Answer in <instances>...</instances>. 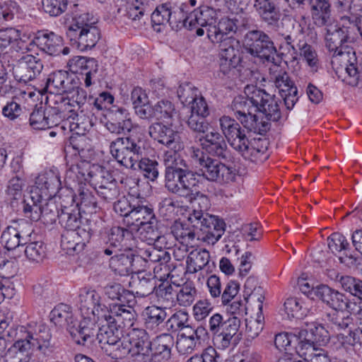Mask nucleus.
Instances as JSON below:
<instances>
[{
  "instance_id": "nucleus-1",
  "label": "nucleus",
  "mask_w": 362,
  "mask_h": 362,
  "mask_svg": "<svg viewBox=\"0 0 362 362\" xmlns=\"http://www.w3.org/2000/svg\"><path fill=\"white\" fill-rule=\"evenodd\" d=\"M219 125L225 139L245 160L259 164L269 158L267 142L261 139L249 140L245 129L235 119L223 115L219 119Z\"/></svg>"
},
{
  "instance_id": "nucleus-2",
  "label": "nucleus",
  "mask_w": 362,
  "mask_h": 362,
  "mask_svg": "<svg viewBox=\"0 0 362 362\" xmlns=\"http://www.w3.org/2000/svg\"><path fill=\"white\" fill-rule=\"evenodd\" d=\"M182 198L188 200L193 207L188 221L205 234L203 238L205 241L216 243L224 233L226 224L218 216L206 212L211 206L209 197L200 191L194 192V189H191Z\"/></svg>"
},
{
  "instance_id": "nucleus-3",
  "label": "nucleus",
  "mask_w": 362,
  "mask_h": 362,
  "mask_svg": "<svg viewBox=\"0 0 362 362\" xmlns=\"http://www.w3.org/2000/svg\"><path fill=\"white\" fill-rule=\"evenodd\" d=\"M165 169V187L180 197L199 187L197 173L189 169L187 162L179 153L165 152L163 155Z\"/></svg>"
},
{
  "instance_id": "nucleus-4",
  "label": "nucleus",
  "mask_w": 362,
  "mask_h": 362,
  "mask_svg": "<svg viewBox=\"0 0 362 362\" xmlns=\"http://www.w3.org/2000/svg\"><path fill=\"white\" fill-rule=\"evenodd\" d=\"M245 93L246 97L238 95L232 102L231 108L235 117L254 110L263 113L267 120L277 122L281 118L279 101L274 95L252 86H247Z\"/></svg>"
},
{
  "instance_id": "nucleus-5",
  "label": "nucleus",
  "mask_w": 362,
  "mask_h": 362,
  "mask_svg": "<svg viewBox=\"0 0 362 362\" xmlns=\"http://www.w3.org/2000/svg\"><path fill=\"white\" fill-rule=\"evenodd\" d=\"M325 33V46L332 57L341 56L345 59L349 54V45L356 42L355 27L349 23V16L341 18V24L332 25L328 23Z\"/></svg>"
},
{
  "instance_id": "nucleus-6",
  "label": "nucleus",
  "mask_w": 362,
  "mask_h": 362,
  "mask_svg": "<svg viewBox=\"0 0 362 362\" xmlns=\"http://www.w3.org/2000/svg\"><path fill=\"white\" fill-rule=\"evenodd\" d=\"M141 141L130 134L117 137L110 144L112 156L127 168L136 169V165L142 156Z\"/></svg>"
},
{
  "instance_id": "nucleus-7",
  "label": "nucleus",
  "mask_w": 362,
  "mask_h": 362,
  "mask_svg": "<svg viewBox=\"0 0 362 362\" xmlns=\"http://www.w3.org/2000/svg\"><path fill=\"white\" fill-rule=\"evenodd\" d=\"M194 156L197 158L202 175L207 180L218 183H228L234 180L235 174L233 168L199 150L194 153Z\"/></svg>"
},
{
  "instance_id": "nucleus-8",
  "label": "nucleus",
  "mask_w": 362,
  "mask_h": 362,
  "mask_svg": "<svg viewBox=\"0 0 362 362\" xmlns=\"http://www.w3.org/2000/svg\"><path fill=\"white\" fill-rule=\"evenodd\" d=\"M243 45L246 52L253 57L270 61L276 48L271 37L260 30H249L244 36Z\"/></svg>"
},
{
  "instance_id": "nucleus-9",
  "label": "nucleus",
  "mask_w": 362,
  "mask_h": 362,
  "mask_svg": "<svg viewBox=\"0 0 362 362\" xmlns=\"http://www.w3.org/2000/svg\"><path fill=\"white\" fill-rule=\"evenodd\" d=\"M65 115L59 106L36 105L30 115L29 122L34 129L42 130L58 126Z\"/></svg>"
},
{
  "instance_id": "nucleus-10",
  "label": "nucleus",
  "mask_w": 362,
  "mask_h": 362,
  "mask_svg": "<svg viewBox=\"0 0 362 362\" xmlns=\"http://www.w3.org/2000/svg\"><path fill=\"white\" fill-rule=\"evenodd\" d=\"M135 240L134 235L129 229L114 226L107 235V246L103 248L102 251L107 256L119 252H129V250L135 247Z\"/></svg>"
},
{
  "instance_id": "nucleus-11",
  "label": "nucleus",
  "mask_w": 362,
  "mask_h": 362,
  "mask_svg": "<svg viewBox=\"0 0 362 362\" xmlns=\"http://www.w3.org/2000/svg\"><path fill=\"white\" fill-rule=\"evenodd\" d=\"M148 134L152 139L170 149L166 152L178 153L184 148L179 132L160 122L149 126Z\"/></svg>"
},
{
  "instance_id": "nucleus-12",
  "label": "nucleus",
  "mask_w": 362,
  "mask_h": 362,
  "mask_svg": "<svg viewBox=\"0 0 362 362\" xmlns=\"http://www.w3.org/2000/svg\"><path fill=\"white\" fill-rule=\"evenodd\" d=\"M52 335L49 329L43 325H38L25 331V336L18 339L22 343L23 349L34 351L38 350L44 354L50 347Z\"/></svg>"
},
{
  "instance_id": "nucleus-13",
  "label": "nucleus",
  "mask_w": 362,
  "mask_h": 362,
  "mask_svg": "<svg viewBox=\"0 0 362 362\" xmlns=\"http://www.w3.org/2000/svg\"><path fill=\"white\" fill-rule=\"evenodd\" d=\"M127 15L132 21H141L142 18L148 17L150 16L151 21L155 25H164L169 23L171 15V9L168 4H165L160 5L152 11L151 8L147 4L141 3L138 6L130 7Z\"/></svg>"
},
{
  "instance_id": "nucleus-14",
  "label": "nucleus",
  "mask_w": 362,
  "mask_h": 362,
  "mask_svg": "<svg viewBox=\"0 0 362 362\" xmlns=\"http://www.w3.org/2000/svg\"><path fill=\"white\" fill-rule=\"evenodd\" d=\"M93 233L89 225L76 230H65L62 234L61 247L68 255L79 253L88 243Z\"/></svg>"
},
{
  "instance_id": "nucleus-15",
  "label": "nucleus",
  "mask_w": 362,
  "mask_h": 362,
  "mask_svg": "<svg viewBox=\"0 0 362 362\" xmlns=\"http://www.w3.org/2000/svg\"><path fill=\"white\" fill-rule=\"evenodd\" d=\"M32 231L31 224L25 220H21L8 226L1 234V238L7 250H13L21 245L26 244L27 240H30Z\"/></svg>"
},
{
  "instance_id": "nucleus-16",
  "label": "nucleus",
  "mask_w": 362,
  "mask_h": 362,
  "mask_svg": "<svg viewBox=\"0 0 362 362\" xmlns=\"http://www.w3.org/2000/svg\"><path fill=\"white\" fill-rule=\"evenodd\" d=\"M43 69L41 60L32 54L21 57L13 67L14 78L25 84L35 79Z\"/></svg>"
},
{
  "instance_id": "nucleus-17",
  "label": "nucleus",
  "mask_w": 362,
  "mask_h": 362,
  "mask_svg": "<svg viewBox=\"0 0 362 362\" xmlns=\"http://www.w3.org/2000/svg\"><path fill=\"white\" fill-rule=\"evenodd\" d=\"M202 148L207 156L218 157L226 160L229 150L224 136L218 132H211L199 138Z\"/></svg>"
},
{
  "instance_id": "nucleus-18",
  "label": "nucleus",
  "mask_w": 362,
  "mask_h": 362,
  "mask_svg": "<svg viewBox=\"0 0 362 362\" xmlns=\"http://www.w3.org/2000/svg\"><path fill=\"white\" fill-rule=\"evenodd\" d=\"M98 325L96 326L95 320L89 317H84L80 322L76 320L74 325L69 328V334L76 344L86 346L92 343L97 338Z\"/></svg>"
},
{
  "instance_id": "nucleus-19",
  "label": "nucleus",
  "mask_w": 362,
  "mask_h": 362,
  "mask_svg": "<svg viewBox=\"0 0 362 362\" xmlns=\"http://www.w3.org/2000/svg\"><path fill=\"white\" fill-rule=\"evenodd\" d=\"M216 23V11L209 6H201L189 13V25L188 30L196 29V34L202 36L204 34L203 28L208 30Z\"/></svg>"
},
{
  "instance_id": "nucleus-20",
  "label": "nucleus",
  "mask_w": 362,
  "mask_h": 362,
  "mask_svg": "<svg viewBox=\"0 0 362 362\" xmlns=\"http://www.w3.org/2000/svg\"><path fill=\"white\" fill-rule=\"evenodd\" d=\"M107 320L113 327L127 331L134 327L136 313L134 310L125 308L124 305H110L107 313Z\"/></svg>"
},
{
  "instance_id": "nucleus-21",
  "label": "nucleus",
  "mask_w": 362,
  "mask_h": 362,
  "mask_svg": "<svg viewBox=\"0 0 362 362\" xmlns=\"http://www.w3.org/2000/svg\"><path fill=\"white\" fill-rule=\"evenodd\" d=\"M33 42L41 51L52 56L59 55L63 47L62 37L48 30H38Z\"/></svg>"
},
{
  "instance_id": "nucleus-22",
  "label": "nucleus",
  "mask_w": 362,
  "mask_h": 362,
  "mask_svg": "<svg viewBox=\"0 0 362 362\" xmlns=\"http://www.w3.org/2000/svg\"><path fill=\"white\" fill-rule=\"evenodd\" d=\"M238 44L235 39H226L219 44L220 67L226 74L232 68H235L240 62V54L239 49L235 47L234 44Z\"/></svg>"
},
{
  "instance_id": "nucleus-23",
  "label": "nucleus",
  "mask_w": 362,
  "mask_h": 362,
  "mask_svg": "<svg viewBox=\"0 0 362 362\" xmlns=\"http://www.w3.org/2000/svg\"><path fill=\"white\" fill-rule=\"evenodd\" d=\"M80 308L90 313L96 320L105 316L109 307L101 302L100 295L95 290H86L80 293Z\"/></svg>"
},
{
  "instance_id": "nucleus-24",
  "label": "nucleus",
  "mask_w": 362,
  "mask_h": 362,
  "mask_svg": "<svg viewBox=\"0 0 362 362\" xmlns=\"http://www.w3.org/2000/svg\"><path fill=\"white\" fill-rule=\"evenodd\" d=\"M144 316L146 329L154 334L164 333L165 320L168 317L165 308L156 305L148 306L144 311Z\"/></svg>"
},
{
  "instance_id": "nucleus-25",
  "label": "nucleus",
  "mask_w": 362,
  "mask_h": 362,
  "mask_svg": "<svg viewBox=\"0 0 362 362\" xmlns=\"http://www.w3.org/2000/svg\"><path fill=\"white\" fill-rule=\"evenodd\" d=\"M129 286L133 288L132 293L136 297L144 298L156 293L157 279L150 273L138 272L136 276L132 277Z\"/></svg>"
},
{
  "instance_id": "nucleus-26",
  "label": "nucleus",
  "mask_w": 362,
  "mask_h": 362,
  "mask_svg": "<svg viewBox=\"0 0 362 362\" xmlns=\"http://www.w3.org/2000/svg\"><path fill=\"white\" fill-rule=\"evenodd\" d=\"M240 26L237 18H223L217 25L215 23L214 27H211L208 30V37L214 44L226 39H233L228 37V35L230 33H236Z\"/></svg>"
},
{
  "instance_id": "nucleus-27",
  "label": "nucleus",
  "mask_w": 362,
  "mask_h": 362,
  "mask_svg": "<svg viewBox=\"0 0 362 362\" xmlns=\"http://www.w3.org/2000/svg\"><path fill=\"white\" fill-rule=\"evenodd\" d=\"M171 334L163 333L151 341V354L154 362H165L170 358L173 346Z\"/></svg>"
},
{
  "instance_id": "nucleus-28",
  "label": "nucleus",
  "mask_w": 362,
  "mask_h": 362,
  "mask_svg": "<svg viewBox=\"0 0 362 362\" xmlns=\"http://www.w3.org/2000/svg\"><path fill=\"white\" fill-rule=\"evenodd\" d=\"M69 35L74 38L77 48L81 51H86L93 48L100 38V32L95 27L82 28L78 31L69 33Z\"/></svg>"
},
{
  "instance_id": "nucleus-29",
  "label": "nucleus",
  "mask_w": 362,
  "mask_h": 362,
  "mask_svg": "<svg viewBox=\"0 0 362 362\" xmlns=\"http://www.w3.org/2000/svg\"><path fill=\"white\" fill-rule=\"evenodd\" d=\"M285 23L288 25H291L292 30L279 33L282 38L281 47H285L289 52L297 55L302 44L305 42L302 39L303 38L302 36L303 28L298 25V29H295V24L289 19H286Z\"/></svg>"
},
{
  "instance_id": "nucleus-30",
  "label": "nucleus",
  "mask_w": 362,
  "mask_h": 362,
  "mask_svg": "<svg viewBox=\"0 0 362 362\" xmlns=\"http://www.w3.org/2000/svg\"><path fill=\"white\" fill-rule=\"evenodd\" d=\"M254 7L262 20L268 25L276 24L281 16L277 0H255Z\"/></svg>"
},
{
  "instance_id": "nucleus-31",
  "label": "nucleus",
  "mask_w": 362,
  "mask_h": 362,
  "mask_svg": "<svg viewBox=\"0 0 362 362\" xmlns=\"http://www.w3.org/2000/svg\"><path fill=\"white\" fill-rule=\"evenodd\" d=\"M72 14V23L69 28V33L78 31L82 28L95 27L93 15L86 11V6L81 2L74 3Z\"/></svg>"
},
{
  "instance_id": "nucleus-32",
  "label": "nucleus",
  "mask_w": 362,
  "mask_h": 362,
  "mask_svg": "<svg viewBox=\"0 0 362 362\" xmlns=\"http://www.w3.org/2000/svg\"><path fill=\"white\" fill-rule=\"evenodd\" d=\"M113 255L110 264L119 275L126 276L139 270L135 265L136 259L131 252H119Z\"/></svg>"
},
{
  "instance_id": "nucleus-33",
  "label": "nucleus",
  "mask_w": 362,
  "mask_h": 362,
  "mask_svg": "<svg viewBox=\"0 0 362 362\" xmlns=\"http://www.w3.org/2000/svg\"><path fill=\"white\" fill-rule=\"evenodd\" d=\"M76 206H64L61 209L59 216V222L66 230H76L83 228L85 224H82L80 209Z\"/></svg>"
},
{
  "instance_id": "nucleus-34",
  "label": "nucleus",
  "mask_w": 362,
  "mask_h": 362,
  "mask_svg": "<svg viewBox=\"0 0 362 362\" xmlns=\"http://www.w3.org/2000/svg\"><path fill=\"white\" fill-rule=\"evenodd\" d=\"M156 218L153 210L151 207L141 204H134L133 211L127 219H125V223L127 226H134L138 228L143 226L146 223H148Z\"/></svg>"
},
{
  "instance_id": "nucleus-35",
  "label": "nucleus",
  "mask_w": 362,
  "mask_h": 362,
  "mask_svg": "<svg viewBox=\"0 0 362 362\" xmlns=\"http://www.w3.org/2000/svg\"><path fill=\"white\" fill-rule=\"evenodd\" d=\"M310 7L312 18L318 26L329 23L330 4L329 0H306Z\"/></svg>"
},
{
  "instance_id": "nucleus-36",
  "label": "nucleus",
  "mask_w": 362,
  "mask_h": 362,
  "mask_svg": "<svg viewBox=\"0 0 362 362\" xmlns=\"http://www.w3.org/2000/svg\"><path fill=\"white\" fill-rule=\"evenodd\" d=\"M87 175L90 177L89 182L94 189L108 187L110 185H117L109 171L100 165H92Z\"/></svg>"
},
{
  "instance_id": "nucleus-37",
  "label": "nucleus",
  "mask_w": 362,
  "mask_h": 362,
  "mask_svg": "<svg viewBox=\"0 0 362 362\" xmlns=\"http://www.w3.org/2000/svg\"><path fill=\"white\" fill-rule=\"evenodd\" d=\"M98 324V332L97 334V339L98 340L100 347L103 346L115 343L119 337L118 334L119 329L117 327H112V324L107 321V315L96 320Z\"/></svg>"
},
{
  "instance_id": "nucleus-38",
  "label": "nucleus",
  "mask_w": 362,
  "mask_h": 362,
  "mask_svg": "<svg viewBox=\"0 0 362 362\" xmlns=\"http://www.w3.org/2000/svg\"><path fill=\"white\" fill-rule=\"evenodd\" d=\"M127 341L130 345L131 351H148L151 348V341L144 329L134 327L127 333Z\"/></svg>"
},
{
  "instance_id": "nucleus-39",
  "label": "nucleus",
  "mask_w": 362,
  "mask_h": 362,
  "mask_svg": "<svg viewBox=\"0 0 362 362\" xmlns=\"http://www.w3.org/2000/svg\"><path fill=\"white\" fill-rule=\"evenodd\" d=\"M352 55L349 58V64H345L342 81L349 86L362 88V64H358L354 52Z\"/></svg>"
},
{
  "instance_id": "nucleus-40",
  "label": "nucleus",
  "mask_w": 362,
  "mask_h": 362,
  "mask_svg": "<svg viewBox=\"0 0 362 362\" xmlns=\"http://www.w3.org/2000/svg\"><path fill=\"white\" fill-rule=\"evenodd\" d=\"M43 200L42 195L36 190H32L28 199L22 202L23 211L25 217L31 221H37L40 219V207Z\"/></svg>"
},
{
  "instance_id": "nucleus-41",
  "label": "nucleus",
  "mask_w": 362,
  "mask_h": 362,
  "mask_svg": "<svg viewBox=\"0 0 362 362\" xmlns=\"http://www.w3.org/2000/svg\"><path fill=\"white\" fill-rule=\"evenodd\" d=\"M24 185V180L18 175H16L8 180L5 190V198L13 208L17 207L18 202L23 199Z\"/></svg>"
},
{
  "instance_id": "nucleus-42",
  "label": "nucleus",
  "mask_w": 362,
  "mask_h": 362,
  "mask_svg": "<svg viewBox=\"0 0 362 362\" xmlns=\"http://www.w3.org/2000/svg\"><path fill=\"white\" fill-rule=\"evenodd\" d=\"M236 119L248 132L258 133L261 135L264 134L271 127L268 122H259L257 115L252 111L238 116Z\"/></svg>"
},
{
  "instance_id": "nucleus-43",
  "label": "nucleus",
  "mask_w": 362,
  "mask_h": 362,
  "mask_svg": "<svg viewBox=\"0 0 362 362\" xmlns=\"http://www.w3.org/2000/svg\"><path fill=\"white\" fill-rule=\"evenodd\" d=\"M210 255L205 249H194L187 255V267L192 273H196L208 266Z\"/></svg>"
},
{
  "instance_id": "nucleus-44",
  "label": "nucleus",
  "mask_w": 362,
  "mask_h": 362,
  "mask_svg": "<svg viewBox=\"0 0 362 362\" xmlns=\"http://www.w3.org/2000/svg\"><path fill=\"white\" fill-rule=\"evenodd\" d=\"M66 305H59L54 308L50 313V320L57 326L60 327H66L69 332V328L76 320L74 318L73 314Z\"/></svg>"
},
{
  "instance_id": "nucleus-45",
  "label": "nucleus",
  "mask_w": 362,
  "mask_h": 362,
  "mask_svg": "<svg viewBox=\"0 0 362 362\" xmlns=\"http://www.w3.org/2000/svg\"><path fill=\"white\" fill-rule=\"evenodd\" d=\"M176 294V290L168 281H163L157 286L155 293L158 302L165 308L175 305Z\"/></svg>"
},
{
  "instance_id": "nucleus-46",
  "label": "nucleus",
  "mask_w": 362,
  "mask_h": 362,
  "mask_svg": "<svg viewBox=\"0 0 362 362\" xmlns=\"http://www.w3.org/2000/svg\"><path fill=\"white\" fill-rule=\"evenodd\" d=\"M240 326V319L238 316H233L225 320V325L222 328V332L218 339L223 348L229 346L232 339L237 334Z\"/></svg>"
},
{
  "instance_id": "nucleus-47",
  "label": "nucleus",
  "mask_w": 362,
  "mask_h": 362,
  "mask_svg": "<svg viewBox=\"0 0 362 362\" xmlns=\"http://www.w3.org/2000/svg\"><path fill=\"white\" fill-rule=\"evenodd\" d=\"M176 303L180 306L188 307L195 300L197 291L192 283H185L176 289Z\"/></svg>"
},
{
  "instance_id": "nucleus-48",
  "label": "nucleus",
  "mask_w": 362,
  "mask_h": 362,
  "mask_svg": "<svg viewBox=\"0 0 362 362\" xmlns=\"http://www.w3.org/2000/svg\"><path fill=\"white\" fill-rule=\"evenodd\" d=\"M327 320L337 331L344 330L353 324V319L348 311L335 310L326 314Z\"/></svg>"
},
{
  "instance_id": "nucleus-49",
  "label": "nucleus",
  "mask_w": 362,
  "mask_h": 362,
  "mask_svg": "<svg viewBox=\"0 0 362 362\" xmlns=\"http://www.w3.org/2000/svg\"><path fill=\"white\" fill-rule=\"evenodd\" d=\"M24 244L25 248V255L30 262L40 263L42 262L47 256L46 246L42 241H33Z\"/></svg>"
},
{
  "instance_id": "nucleus-50",
  "label": "nucleus",
  "mask_w": 362,
  "mask_h": 362,
  "mask_svg": "<svg viewBox=\"0 0 362 362\" xmlns=\"http://www.w3.org/2000/svg\"><path fill=\"white\" fill-rule=\"evenodd\" d=\"M107 346H103V349L107 355L112 358H122L132 352L131 347L127 343L126 337L121 339L119 337L117 341H114Z\"/></svg>"
},
{
  "instance_id": "nucleus-51",
  "label": "nucleus",
  "mask_w": 362,
  "mask_h": 362,
  "mask_svg": "<svg viewBox=\"0 0 362 362\" xmlns=\"http://www.w3.org/2000/svg\"><path fill=\"white\" fill-rule=\"evenodd\" d=\"M69 143L67 147H71L81 158L87 157V154L92 151L91 141L85 134L71 136Z\"/></svg>"
},
{
  "instance_id": "nucleus-52",
  "label": "nucleus",
  "mask_w": 362,
  "mask_h": 362,
  "mask_svg": "<svg viewBox=\"0 0 362 362\" xmlns=\"http://www.w3.org/2000/svg\"><path fill=\"white\" fill-rule=\"evenodd\" d=\"M308 329V337L313 341L315 345L324 346L330 339L328 331L321 325L311 324L306 325Z\"/></svg>"
},
{
  "instance_id": "nucleus-53",
  "label": "nucleus",
  "mask_w": 362,
  "mask_h": 362,
  "mask_svg": "<svg viewBox=\"0 0 362 362\" xmlns=\"http://www.w3.org/2000/svg\"><path fill=\"white\" fill-rule=\"evenodd\" d=\"M189 322L187 313L178 311L172 315L168 320H165L164 333L165 332H175L187 327Z\"/></svg>"
},
{
  "instance_id": "nucleus-54",
  "label": "nucleus",
  "mask_w": 362,
  "mask_h": 362,
  "mask_svg": "<svg viewBox=\"0 0 362 362\" xmlns=\"http://www.w3.org/2000/svg\"><path fill=\"white\" fill-rule=\"evenodd\" d=\"M21 344L18 339L13 343L8 350L4 362H29L31 359L30 351L23 349Z\"/></svg>"
},
{
  "instance_id": "nucleus-55",
  "label": "nucleus",
  "mask_w": 362,
  "mask_h": 362,
  "mask_svg": "<svg viewBox=\"0 0 362 362\" xmlns=\"http://www.w3.org/2000/svg\"><path fill=\"white\" fill-rule=\"evenodd\" d=\"M158 165L159 164L156 160L141 157L136 168L140 169L146 178L151 181H155L159 175Z\"/></svg>"
},
{
  "instance_id": "nucleus-56",
  "label": "nucleus",
  "mask_w": 362,
  "mask_h": 362,
  "mask_svg": "<svg viewBox=\"0 0 362 362\" xmlns=\"http://www.w3.org/2000/svg\"><path fill=\"white\" fill-rule=\"evenodd\" d=\"M78 197L80 203L78 204L79 208L78 209L82 210L85 213L95 214L97 213L99 207L96 198L88 189L79 190Z\"/></svg>"
},
{
  "instance_id": "nucleus-57",
  "label": "nucleus",
  "mask_w": 362,
  "mask_h": 362,
  "mask_svg": "<svg viewBox=\"0 0 362 362\" xmlns=\"http://www.w3.org/2000/svg\"><path fill=\"white\" fill-rule=\"evenodd\" d=\"M40 207V221L45 225H51L59 218V214L56 204L53 201L43 200Z\"/></svg>"
},
{
  "instance_id": "nucleus-58",
  "label": "nucleus",
  "mask_w": 362,
  "mask_h": 362,
  "mask_svg": "<svg viewBox=\"0 0 362 362\" xmlns=\"http://www.w3.org/2000/svg\"><path fill=\"white\" fill-rule=\"evenodd\" d=\"M177 97L184 105H190L199 95V90L191 83L180 84L177 90Z\"/></svg>"
},
{
  "instance_id": "nucleus-59",
  "label": "nucleus",
  "mask_w": 362,
  "mask_h": 362,
  "mask_svg": "<svg viewBox=\"0 0 362 362\" xmlns=\"http://www.w3.org/2000/svg\"><path fill=\"white\" fill-rule=\"evenodd\" d=\"M299 54L303 57L313 72H317L320 66V61L315 49L304 42L299 49Z\"/></svg>"
},
{
  "instance_id": "nucleus-60",
  "label": "nucleus",
  "mask_w": 362,
  "mask_h": 362,
  "mask_svg": "<svg viewBox=\"0 0 362 362\" xmlns=\"http://www.w3.org/2000/svg\"><path fill=\"white\" fill-rule=\"evenodd\" d=\"M308 329H303L296 334L298 345L295 347L296 353L301 357L306 356L308 351L315 350V344L308 337Z\"/></svg>"
},
{
  "instance_id": "nucleus-61",
  "label": "nucleus",
  "mask_w": 362,
  "mask_h": 362,
  "mask_svg": "<svg viewBox=\"0 0 362 362\" xmlns=\"http://www.w3.org/2000/svg\"><path fill=\"white\" fill-rule=\"evenodd\" d=\"M169 25L173 30L178 31L183 28L188 29L189 25V14H187L182 8L171 10Z\"/></svg>"
},
{
  "instance_id": "nucleus-62",
  "label": "nucleus",
  "mask_w": 362,
  "mask_h": 362,
  "mask_svg": "<svg viewBox=\"0 0 362 362\" xmlns=\"http://www.w3.org/2000/svg\"><path fill=\"white\" fill-rule=\"evenodd\" d=\"M90 167L88 163L72 165L66 173V179L78 183L83 180L89 181L90 177L87 174Z\"/></svg>"
},
{
  "instance_id": "nucleus-63",
  "label": "nucleus",
  "mask_w": 362,
  "mask_h": 362,
  "mask_svg": "<svg viewBox=\"0 0 362 362\" xmlns=\"http://www.w3.org/2000/svg\"><path fill=\"white\" fill-rule=\"evenodd\" d=\"M192 228H189L186 223L175 222L171 228V233L177 240L192 241L195 238V230L197 229L193 226ZM197 230L199 229L197 228Z\"/></svg>"
},
{
  "instance_id": "nucleus-64",
  "label": "nucleus",
  "mask_w": 362,
  "mask_h": 362,
  "mask_svg": "<svg viewBox=\"0 0 362 362\" xmlns=\"http://www.w3.org/2000/svg\"><path fill=\"white\" fill-rule=\"evenodd\" d=\"M340 283L346 291L362 300V280L351 276H345L341 277Z\"/></svg>"
}]
</instances>
